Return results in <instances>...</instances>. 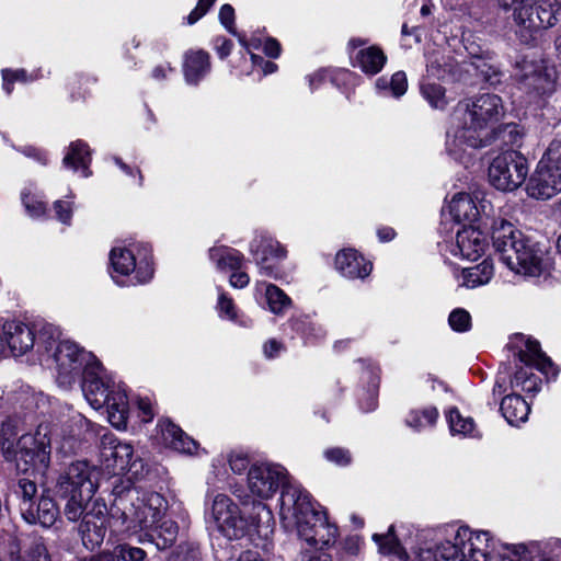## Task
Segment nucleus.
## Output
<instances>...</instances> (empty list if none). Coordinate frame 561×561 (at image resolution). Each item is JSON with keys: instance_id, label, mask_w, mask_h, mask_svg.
<instances>
[{"instance_id": "412c9836", "label": "nucleus", "mask_w": 561, "mask_h": 561, "mask_svg": "<svg viewBox=\"0 0 561 561\" xmlns=\"http://www.w3.org/2000/svg\"><path fill=\"white\" fill-rule=\"evenodd\" d=\"M178 534V524L163 516L159 523H153L152 527L144 531L139 540L154 545L158 550H165L175 542Z\"/></svg>"}, {"instance_id": "49530a36", "label": "nucleus", "mask_w": 561, "mask_h": 561, "mask_svg": "<svg viewBox=\"0 0 561 561\" xmlns=\"http://www.w3.org/2000/svg\"><path fill=\"white\" fill-rule=\"evenodd\" d=\"M448 423L453 434H470L474 426L473 420L463 419L457 409L449 411Z\"/></svg>"}, {"instance_id": "cd10ccee", "label": "nucleus", "mask_w": 561, "mask_h": 561, "mask_svg": "<svg viewBox=\"0 0 561 561\" xmlns=\"http://www.w3.org/2000/svg\"><path fill=\"white\" fill-rule=\"evenodd\" d=\"M91 162V151L87 142L77 140L70 144L69 150L64 157L62 163L67 168L77 170L81 167L83 176L90 175L89 165Z\"/></svg>"}, {"instance_id": "b1692460", "label": "nucleus", "mask_w": 561, "mask_h": 561, "mask_svg": "<svg viewBox=\"0 0 561 561\" xmlns=\"http://www.w3.org/2000/svg\"><path fill=\"white\" fill-rule=\"evenodd\" d=\"M500 410L511 425L525 422L530 412L528 403L519 394L504 397L501 401Z\"/></svg>"}, {"instance_id": "f03ea898", "label": "nucleus", "mask_w": 561, "mask_h": 561, "mask_svg": "<svg viewBox=\"0 0 561 561\" xmlns=\"http://www.w3.org/2000/svg\"><path fill=\"white\" fill-rule=\"evenodd\" d=\"M504 114L499 95L484 93L460 102L454 112V141L471 148L485 147L493 141V126Z\"/></svg>"}, {"instance_id": "423d86ee", "label": "nucleus", "mask_w": 561, "mask_h": 561, "mask_svg": "<svg viewBox=\"0 0 561 561\" xmlns=\"http://www.w3.org/2000/svg\"><path fill=\"white\" fill-rule=\"evenodd\" d=\"M526 190L530 197L542 201L561 192V133L549 144Z\"/></svg>"}, {"instance_id": "864d4df0", "label": "nucleus", "mask_w": 561, "mask_h": 561, "mask_svg": "<svg viewBox=\"0 0 561 561\" xmlns=\"http://www.w3.org/2000/svg\"><path fill=\"white\" fill-rule=\"evenodd\" d=\"M502 136L505 142H510L512 145L517 144V141L522 138V134L518 130L517 126L514 124L505 125L502 129L496 131L493 129V139Z\"/></svg>"}, {"instance_id": "aec40b11", "label": "nucleus", "mask_w": 561, "mask_h": 561, "mask_svg": "<svg viewBox=\"0 0 561 561\" xmlns=\"http://www.w3.org/2000/svg\"><path fill=\"white\" fill-rule=\"evenodd\" d=\"M335 267L343 276L351 279L364 278L373 270L371 263L353 249L342 250L336 254Z\"/></svg>"}, {"instance_id": "4be33fe9", "label": "nucleus", "mask_w": 561, "mask_h": 561, "mask_svg": "<svg viewBox=\"0 0 561 561\" xmlns=\"http://www.w3.org/2000/svg\"><path fill=\"white\" fill-rule=\"evenodd\" d=\"M31 511L32 512L24 513L22 515L24 520L28 524H39L43 527L53 526L60 512L55 501L44 494L41 495L38 501L32 506Z\"/></svg>"}, {"instance_id": "4468645a", "label": "nucleus", "mask_w": 561, "mask_h": 561, "mask_svg": "<svg viewBox=\"0 0 561 561\" xmlns=\"http://www.w3.org/2000/svg\"><path fill=\"white\" fill-rule=\"evenodd\" d=\"M107 527L113 530L110 526V510L104 502L95 500L79 525L82 545L90 551L98 549L104 541Z\"/></svg>"}, {"instance_id": "6ab92c4d", "label": "nucleus", "mask_w": 561, "mask_h": 561, "mask_svg": "<svg viewBox=\"0 0 561 561\" xmlns=\"http://www.w3.org/2000/svg\"><path fill=\"white\" fill-rule=\"evenodd\" d=\"M486 248L484 234L472 226L463 227L456 234V244L451 245L450 252L457 256L476 261Z\"/></svg>"}, {"instance_id": "a19ab883", "label": "nucleus", "mask_w": 561, "mask_h": 561, "mask_svg": "<svg viewBox=\"0 0 561 561\" xmlns=\"http://www.w3.org/2000/svg\"><path fill=\"white\" fill-rule=\"evenodd\" d=\"M421 93L434 108H444L447 104L445 89L437 83H422Z\"/></svg>"}, {"instance_id": "c9c22d12", "label": "nucleus", "mask_w": 561, "mask_h": 561, "mask_svg": "<svg viewBox=\"0 0 561 561\" xmlns=\"http://www.w3.org/2000/svg\"><path fill=\"white\" fill-rule=\"evenodd\" d=\"M536 18L528 20V25L533 28L546 30L550 26H553L558 20V16L561 15V12H557V7H553L550 3H539L536 1Z\"/></svg>"}, {"instance_id": "13d9d810", "label": "nucleus", "mask_w": 561, "mask_h": 561, "mask_svg": "<svg viewBox=\"0 0 561 561\" xmlns=\"http://www.w3.org/2000/svg\"><path fill=\"white\" fill-rule=\"evenodd\" d=\"M230 552H231V549H226L224 550V556L226 558H221L219 556H216V560L217 561H264L259 552L256 551H252V550H247V551H243L238 559L233 560L231 557H230Z\"/></svg>"}, {"instance_id": "5fc2aeb1", "label": "nucleus", "mask_w": 561, "mask_h": 561, "mask_svg": "<svg viewBox=\"0 0 561 561\" xmlns=\"http://www.w3.org/2000/svg\"><path fill=\"white\" fill-rule=\"evenodd\" d=\"M390 89L396 98L402 96L408 89L407 76L403 71H398L390 79Z\"/></svg>"}, {"instance_id": "bb28decb", "label": "nucleus", "mask_w": 561, "mask_h": 561, "mask_svg": "<svg viewBox=\"0 0 561 561\" xmlns=\"http://www.w3.org/2000/svg\"><path fill=\"white\" fill-rule=\"evenodd\" d=\"M160 426L164 442L175 450L191 454L196 449L195 440L187 436L178 425L170 421H164Z\"/></svg>"}, {"instance_id": "f3484780", "label": "nucleus", "mask_w": 561, "mask_h": 561, "mask_svg": "<svg viewBox=\"0 0 561 561\" xmlns=\"http://www.w3.org/2000/svg\"><path fill=\"white\" fill-rule=\"evenodd\" d=\"M520 89L534 96L550 95L554 91V73L541 64H531L523 68Z\"/></svg>"}, {"instance_id": "e433bc0d", "label": "nucleus", "mask_w": 561, "mask_h": 561, "mask_svg": "<svg viewBox=\"0 0 561 561\" xmlns=\"http://www.w3.org/2000/svg\"><path fill=\"white\" fill-rule=\"evenodd\" d=\"M460 541L449 540L438 543L433 552L435 561H466L463 546Z\"/></svg>"}, {"instance_id": "4d7b16f0", "label": "nucleus", "mask_w": 561, "mask_h": 561, "mask_svg": "<svg viewBox=\"0 0 561 561\" xmlns=\"http://www.w3.org/2000/svg\"><path fill=\"white\" fill-rule=\"evenodd\" d=\"M216 0H198L196 8L187 15V23L190 25L196 23L203 18Z\"/></svg>"}, {"instance_id": "a211bd4d", "label": "nucleus", "mask_w": 561, "mask_h": 561, "mask_svg": "<svg viewBox=\"0 0 561 561\" xmlns=\"http://www.w3.org/2000/svg\"><path fill=\"white\" fill-rule=\"evenodd\" d=\"M1 342H5L13 356H21L33 348L35 331L20 321L5 322L2 327Z\"/></svg>"}, {"instance_id": "603ef678", "label": "nucleus", "mask_w": 561, "mask_h": 561, "mask_svg": "<svg viewBox=\"0 0 561 561\" xmlns=\"http://www.w3.org/2000/svg\"><path fill=\"white\" fill-rule=\"evenodd\" d=\"M447 64L442 62L439 58L431 59L426 66L427 75L437 79L445 80L449 75L450 70L447 69Z\"/></svg>"}, {"instance_id": "7ed1b4c3", "label": "nucleus", "mask_w": 561, "mask_h": 561, "mask_svg": "<svg viewBox=\"0 0 561 561\" xmlns=\"http://www.w3.org/2000/svg\"><path fill=\"white\" fill-rule=\"evenodd\" d=\"M279 516L287 526L310 546L324 548L337 536V527L328 522L323 512L314 508L310 494L299 485H287L280 494Z\"/></svg>"}, {"instance_id": "680f3d73", "label": "nucleus", "mask_w": 561, "mask_h": 561, "mask_svg": "<svg viewBox=\"0 0 561 561\" xmlns=\"http://www.w3.org/2000/svg\"><path fill=\"white\" fill-rule=\"evenodd\" d=\"M218 307L229 319L236 317L233 302L225 294L219 295Z\"/></svg>"}, {"instance_id": "ea45409f", "label": "nucleus", "mask_w": 561, "mask_h": 561, "mask_svg": "<svg viewBox=\"0 0 561 561\" xmlns=\"http://www.w3.org/2000/svg\"><path fill=\"white\" fill-rule=\"evenodd\" d=\"M33 330L38 333V347L43 346L46 352H50L54 348L60 336L59 329L50 323L36 324Z\"/></svg>"}, {"instance_id": "4c0bfd02", "label": "nucleus", "mask_w": 561, "mask_h": 561, "mask_svg": "<svg viewBox=\"0 0 561 561\" xmlns=\"http://www.w3.org/2000/svg\"><path fill=\"white\" fill-rule=\"evenodd\" d=\"M438 417V411L435 407H428L423 410H412L405 422L407 425L420 431L426 426H432L435 424Z\"/></svg>"}, {"instance_id": "0e129e2a", "label": "nucleus", "mask_w": 561, "mask_h": 561, "mask_svg": "<svg viewBox=\"0 0 561 561\" xmlns=\"http://www.w3.org/2000/svg\"><path fill=\"white\" fill-rule=\"evenodd\" d=\"M264 53L271 58H277L280 55V44L275 38H267L263 47Z\"/></svg>"}, {"instance_id": "dca6fc26", "label": "nucleus", "mask_w": 561, "mask_h": 561, "mask_svg": "<svg viewBox=\"0 0 561 561\" xmlns=\"http://www.w3.org/2000/svg\"><path fill=\"white\" fill-rule=\"evenodd\" d=\"M455 540H459L466 551V561H491L494 541L489 531H472L469 527H460Z\"/></svg>"}, {"instance_id": "39448f33", "label": "nucleus", "mask_w": 561, "mask_h": 561, "mask_svg": "<svg viewBox=\"0 0 561 561\" xmlns=\"http://www.w3.org/2000/svg\"><path fill=\"white\" fill-rule=\"evenodd\" d=\"M254 512L249 517L241 512L239 505L226 494H217L209 508L208 523L227 539L237 540L247 536L252 527L268 524L272 513L263 502L253 503Z\"/></svg>"}, {"instance_id": "69168bd1", "label": "nucleus", "mask_w": 561, "mask_h": 561, "mask_svg": "<svg viewBox=\"0 0 561 561\" xmlns=\"http://www.w3.org/2000/svg\"><path fill=\"white\" fill-rule=\"evenodd\" d=\"M138 408L142 413V421L150 422L153 419V412L150 400L147 398H140L137 401Z\"/></svg>"}, {"instance_id": "37998d69", "label": "nucleus", "mask_w": 561, "mask_h": 561, "mask_svg": "<svg viewBox=\"0 0 561 561\" xmlns=\"http://www.w3.org/2000/svg\"><path fill=\"white\" fill-rule=\"evenodd\" d=\"M111 554L115 561H142L146 557L145 550L127 543L117 545Z\"/></svg>"}, {"instance_id": "c85d7f7f", "label": "nucleus", "mask_w": 561, "mask_h": 561, "mask_svg": "<svg viewBox=\"0 0 561 561\" xmlns=\"http://www.w3.org/2000/svg\"><path fill=\"white\" fill-rule=\"evenodd\" d=\"M57 496L65 501L64 504V514L69 522H77L83 515L88 513L89 505L93 499V496H83L80 493H69V494H57Z\"/></svg>"}, {"instance_id": "09e8293b", "label": "nucleus", "mask_w": 561, "mask_h": 561, "mask_svg": "<svg viewBox=\"0 0 561 561\" xmlns=\"http://www.w3.org/2000/svg\"><path fill=\"white\" fill-rule=\"evenodd\" d=\"M394 527L390 526L387 534H375L373 539L379 545L383 553H397L399 541L393 535Z\"/></svg>"}, {"instance_id": "f257e3e1", "label": "nucleus", "mask_w": 561, "mask_h": 561, "mask_svg": "<svg viewBox=\"0 0 561 561\" xmlns=\"http://www.w3.org/2000/svg\"><path fill=\"white\" fill-rule=\"evenodd\" d=\"M110 507V526L115 533H142L159 523L168 507L165 499L157 492L140 491L130 481L114 485Z\"/></svg>"}, {"instance_id": "f704fd0d", "label": "nucleus", "mask_w": 561, "mask_h": 561, "mask_svg": "<svg viewBox=\"0 0 561 561\" xmlns=\"http://www.w3.org/2000/svg\"><path fill=\"white\" fill-rule=\"evenodd\" d=\"M209 257L216 262L218 268L239 270L242 266L243 254L231 248H213Z\"/></svg>"}, {"instance_id": "8fccbe9b", "label": "nucleus", "mask_w": 561, "mask_h": 561, "mask_svg": "<svg viewBox=\"0 0 561 561\" xmlns=\"http://www.w3.org/2000/svg\"><path fill=\"white\" fill-rule=\"evenodd\" d=\"M539 378L533 373H528L526 369L520 368L514 374L513 382L516 386H522L526 391L537 390V383Z\"/></svg>"}, {"instance_id": "9d476101", "label": "nucleus", "mask_w": 561, "mask_h": 561, "mask_svg": "<svg viewBox=\"0 0 561 561\" xmlns=\"http://www.w3.org/2000/svg\"><path fill=\"white\" fill-rule=\"evenodd\" d=\"M53 356L57 368L56 380L64 389H70L79 380L87 365H92L96 360L92 353L68 340L57 343Z\"/></svg>"}, {"instance_id": "0eeeda50", "label": "nucleus", "mask_w": 561, "mask_h": 561, "mask_svg": "<svg viewBox=\"0 0 561 561\" xmlns=\"http://www.w3.org/2000/svg\"><path fill=\"white\" fill-rule=\"evenodd\" d=\"M101 363L95 360L92 365H87L80 377L81 389L88 401L94 407L106 404L108 417L113 425L121 426L126 424L128 404L125 394L112 396L107 386L102 381L99 371Z\"/></svg>"}, {"instance_id": "20e7f679", "label": "nucleus", "mask_w": 561, "mask_h": 561, "mask_svg": "<svg viewBox=\"0 0 561 561\" xmlns=\"http://www.w3.org/2000/svg\"><path fill=\"white\" fill-rule=\"evenodd\" d=\"M491 239L500 260L518 274L539 275L548 267L546 253L503 218L492 220Z\"/></svg>"}, {"instance_id": "e2e57ef3", "label": "nucleus", "mask_w": 561, "mask_h": 561, "mask_svg": "<svg viewBox=\"0 0 561 561\" xmlns=\"http://www.w3.org/2000/svg\"><path fill=\"white\" fill-rule=\"evenodd\" d=\"M531 1L533 0H497L502 9L506 11L513 10V16H515L516 11H518L522 5H527Z\"/></svg>"}, {"instance_id": "052dcab7", "label": "nucleus", "mask_w": 561, "mask_h": 561, "mask_svg": "<svg viewBox=\"0 0 561 561\" xmlns=\"http://www.w3.org/2000/svg\"><path fill=\"white\" fill-rule=\"evenodd\" d=\"M54 208L58 219L64 224H69L71 219V209L69 208L68 203L62 201H57L54 204Z\"/></svg>"}, {"instance_id": "774afa93", "label": "nucleus", "mask_w": 561, "mask_h": 561, "mask_svg": "<svg viewBox=\"0 0 561 561\" xmlns=\"http://www.w3.org/2000/svg\"><path fill=\"white\" fill-rule=\"evenodd\" d=\"M295 561H333L332 557L324 552H306Z\"/></svg>"}, {"instance_id": "5701e85b", "label": "nucleus", "mask_w": 561, "mask_h": 561, "mask_svg": "<svg viewBox=\"0 0 561 561\" xmlns=\"http://www.w3.org/2000/svg\"><path fill=\"white\" fill-rule=\"evenodd\" d=\"M209 55L204 50L185 54L183 72L188 84L196 85L209 72Z\"/></svg>"}, {"instance_id": "79ce46f5", "label": "nucleus", "mask_w": 561, "mask_h": 561, "mask_svg": "<svg viewBox=\"0 0 561 561\" xmlns=\"http://www.w3.org/2000/svg\"><path fill=\"white\" fill-rule=\"evenodd\" d=\"M477 75L488 84L495 85L501 81L500 70L481 57L472 61Z\"/></svg>"}, {"instance_id": "f8f14e48", "label": "nucleus", "mask_w": 561, "mask_h": 561, "mask_svg": "<svg viewBox=\"0 0 561 561\" xmlns=\"http://www.w3.org/2000/svg\"><path fill=\"white\" fill-rule=\"evenodd\" d=\"M110 261L115 274L127 276L136 272L139 283L149 282L153 275L151 249L147 245L138 248L137 254L128 249L114 248Z\"/></svg>"}, {"instance_id": "393cba45", "label": "nucleus", "mask_w": 561, "mask_h": 561, "mask_svg": "<svg viewBox=\"0 0 561 561\" xmlns=\"http://www.w3.org/2000/svg\"><path fill=\"white\" fill-rule=\"evenodd\" d=\"M102 455L105 457L107 461L110 459L113 460L112 468L117 473L129 471L131 467L135 465V462H133V447L127 443L118 442L113 446L105 447Z\"/></svg>"}, {"instance_id": "6e6552de", "label": "nucleus", "mask_w": 561, "mask_h": 561, "mask_svg": "<svg viewBox=\"0 0 561 561\" xmlns=\"http://www.w3.org/2000/svg\"><path fill=\"white\" fill-rule=\"evenodd\" d=\"M16 469L25 474L45 476L50 465V440L46 433L22 435L16 444Z\"/></svg>"}, {"instance_id": "de8ad7c7", "label": "nucleus", "mask_w": 561, "mask_h": 561, "mask_svg": "<svg viewBox=\"0 0 561 561\" xmlns=\"http://www.w3.org/2000/svg\"><path fill=\"white\" fill-rule=\"evenodd\" d=\"M448 323L454 331L466 332L471 327L470 313L461 308L455 309L448 317Z\"/></svg>"}, {"instance_id": "1a4fd4ad", "label": "nucleus", "mask_w": 561, "mask_h": 561, "mask_svg": "<svg viewBox=\"0 0 561 561\" xmlns=\"http://www.w3.org/2000/svg\"><path fill=\"white\" fill-rule=\"evenodd\" d=\"M528 171L527 159L516 150H507L492 160L488 175L496 190L511 192L525 182Z\"/></svg>"}, {"instance_id": "9b49d317", "label": "nucleus", "mask_w": 561, "mask_h": 561, "mask_svg": "<svg viewBox=\"0 0 561 561\" xmlns=\"http://www.w3.org/2000/svg\"><path fill=\"white\" fill-rule=\"evenodd\" d=\"M101 470L85 460L71 462L61 473L55 485L56 494L80 493L94 496L99 488Z\"/></svg>"}, {"instance_id": "a18cd8bd", "label": "nucleus", "mask_w": 561, "mask_h": 561, "mask_svg": "<svg viewBox=\"0 0 561 561\" xmlns=\"http://www.w3.org/2000/svg\"><path fill=\"white\" fill-rule=\"evenodd\" d=\"M534 546L525 545L506 546L505 551L500 556V561H533Z\"/></svg>"}, {"instance_id": "bf43d9fd", "label": "nucleus", "mask_w": 561, "mask_h": 561, "mask_svg": "<svg viewBox=\"0 0 561 561\" xmlns=\"http://www.w3.org/2000/svg\"><path fill=\"white\" fill-rule=\"evenodd\" d=\"M229 465L234 473L240 474L249 467V459L247 456L241 454L231 455L229 458Z\"/></svg>"}, {"instance_id": "c03bdc74", "label": "nucleus", "mask_w": 561, "mask_h": 561, "mask_svg": "<svg viewBox=\"0 0 561 561\" xmlns=\"http://www.w3.org/2000/svg\"><path fill=\"white\" fill-rule=\"evenodd\" d=\"M15 561H50V557L42 538H36L30 543L25 553L16 557Z\"/></svg>"}, {"instance_id": "2eb2a0df", "label": "nucleus", "mask_w": 561, "mask_h": 561, "mask_svg": "<svg viewBox=\"0 0 561 561\" xmlns=\"http://www.w3.org/2000/svg\"><path fill=\"white\" fill-rule=\"evenodd\" d=\"M250 252L262 275L277 277V263L286 257V250L278 241L265 236L256 237L250 243Z\"/></svg>"}, {"instance_id": "58836bf2", "label": "nucleus", "mask_w": 561, "mask_h": 561, "mask_svg": "<svg viewBox=\"0 0 561 561\" xmlns=\"http://www.w3.org/2000/svg\"><path fill=\"white\" fill-rule=\"evenodd\" d=\"M270 310L275 314H282L290 306V298L276 285L268 284L265 289Z\"/></svg>"}, {"instance_id": "7c9ffc66", "label": "nucleus", "mask_w": 561, "mask_h": 561, "mask_svg": "<svg viewBox=\"0 0 561 561\" xmlns=\"http://www.w3.org/2000/svg\"><path fill=\"white\" fill-rule=\"evenodd\" d=\"M356 60L365 73L374 76L382 69L387 57L380 48L371 46L359 50Z\"/></svg>"}, {"instance_id": "ddd939ff", "label": "nucleus", "mask_w": 561, "mask_h": 561, "mask_svg": "<svg viewBox=\"0 0 561 561\" xmlns=\"http://www.w3.org/2000/svg\"><path fill=\"white\" fill-rule=\"evenodd\" d=\"M293 485L287 481L286 470L279 465L255 463L248 472V486L260 499L271 497L279 486Z\"/></svg>"}, {"instance_id": "473e14b6", "label": "nucleus", "mask_w": 561, "mask_h": 561, "mask_svg": "<svg viewBox=\"0 0 561 561\" xmlns=\"http://www.w3.org/2000/svg\"><path fill=\"white\" fill-rule=\"evenodd\" d=\"M494 273L493 263L491 260L485 259L480 264L472 267L463 268V284L467 287L474 288L490 282Z\"/></svg>"}, {"instance_id": "72a5a7b5", "label": "nucleus", "mask_w": 561, "mask_h": 561, "mask_svg": "<svg viewBox=\"0 0 561 561\" xmlns=\"http://www.w3.org/2000/svg\"><path fill=\"white\" fill-rule=\"evenodd\" d=\"M536 0H533L527 5H522L518 11H516L514 18V22L518 26V33L520 36V39L528 44L533 38L534 34L539 32L540 28H533L530 25H528V20L536 18Z\"/></svg>"}, {"instance_id": "338daca9", "label": "nucleus", "mask_w": 561, "mask_h": 561, "mask_svg": "<svg viewBox=\"0 0 561 561\" xmlns=\"http://www.w3.org/2000/svg\"><path fill=\"white\" fill-rule=\"evenodd\" d=\"M229 282L232 287L243 288L249 284L250 277L245 272H234L231 274Z\"/></svg>"}, {"instance_id": "3c124183", "label": "nucleus", "mask_w": 561, "mask_h": 561, "mask_svg": "<svg viewBox=\"0 0 561 561\" xmlns=\"http://www.w3.org/2000/svg\"><path fill=\"white\" fill-rule=\"evenodd\" d=\"M327 460L337 466H348L352 462V455L348 449L342 447H332L324 451Z\"/></svg>"}, {"instance_id": "a878e982", "label": "nucleus", "mask_w": 561, "mask_h": 561, "mask_svg": "<svg viewBox=\"0 0 561 561\" xmlns=\"http://www.w3.org/2000/svg\"><path fill=\"white\" fill-rule=\"evenodd\" d=\"M449 213L457 222L474 221L479 216V209L472 197L467 193L456 194L449 203Z\"/></svg>"}, {"instance_id": "c756f323", "label": "nucleus", "mask_w": 561, "mask_h": 561, "mask_svg": "<svg viewBox=\"0 0 561 561\" xmlns=\"http://www.w3.org/2000/svg\"><path fill=\"white\" fill-rule=\"evenodd\" d=\"M518 358L526 366H534L543 373L552 365L550 358L541 351L540 344L531 340L526 341L525 350L518 352Z\"/></svg>"}, {"instance_id": "6e6d98bb", "label": "nucleus", "mask_w": 561, "mask_h": 561, "mask_svg": "<svg viewBox=\"0 0 561 561\" xmlns=\"http://www.w3.org/2000/svg\"><path fill=\"white\" fill-rule=\"evenodd\" d=\"M221 24L233 35H237L234 23V9L230 4H224L219 11Z\"/></svg>"}, {"instance_id": "2f4dec72", "label": "nucleus", "mask_w": 561, "mask_h": 561, "mask_svg": "<svg viewBox=\"0 0 561 561\" xmlns=\"http://www.w3.org/2000/svg\"><path fill=\"white\" fill-rule=\"evenodd\" d=\"M14 494L20 499L21 515L32 512V506L38 501L37 484L35 480L30 478L18 479L14 489Z\"/></svg>"}]
</instances>
